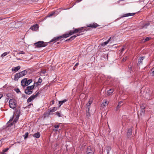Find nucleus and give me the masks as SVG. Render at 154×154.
<instances>
[{"label":"nucleus","instance_id":"obj_1","mask_svg":"<svg viewBox=\"0 0 154 154\" xmlns=\"http://www.w3.org/2000/svg\"><path fill=\"white\" fill-rule=\"evenodd\" d=\"M49 43H50V42H45L43 41H38L34 43V45L38 48L43 47L48 45Z\"/></svg>","mask_w":154,"mask_h":154},{"label":"nucleus","instance_id":"obj_2","mask_svg":"<svg viewBox=\"0 0 154 154\" xmlns=\"http://www.w3.org/2000/svg\"><path fill=\"white\" fill-rule=\"evenodd\" d=\"M34 86L33 85L28 86L25 90V93L28 95L31 94L32 93V90L34 88Z\"/></svg>","mask_w":154,"mask_h":154},{"label":"nucleus","instance_id":"obj_3","mask_svg":"<svg viewBox=\"0 0 154 154\" xmlns=\"http://www.w3.org/2000/svg\"><path fill=\"white\" fill-rule=\"evenodd\" d=\"M69 36L70 35H69V33H68L65 34H64L61 36H60L54 38L53 39L50 41V42H51L54 41H57L59 39H61L63 38H67L69 37Z\"/></svg>","mask_w":154,"mask_h":154},{"label":"nucleus","instance_id":"obj_4","mask_svg":"<svg viewBox=\"0 0 154 154\" xmlns=\"http://www.w3.org/2000/svg\"><path fill=\"white\" fill-rule=\"evenodd\" d=\"M9 105L11 108L14 109L17 105V102L16 100L14 99H10L9 101Z\"/></svg>","mask_w":154,"mask_h":154},{"label":"nucleus","instance_id":"obj_5","mask_svg":"<svg viewBox=\"0 0 154 154\" xmlns=\"http://www.w3.org/2000/svg\"><path fill=\"white\" fill-rule=\"evenodd\" d=\"M94 150L92 147L88 146L86 151V154H94Z\"/></svg>","mask_w":154,"mask_h":154},{"label":"nucleus","instance_id":"obj_6","mask_svg":"<svg viewBox=\"0 0 154 154\" xmlns=\"http://www.w3.org/2000/svg\"><path fill=\"white\" fill-rule=\"evenodd\" d=\"M40 93L39 92H38L35 95H32L29 97L27 100V102L29 103L33 100L35 98L38 96L39 94Z\"/></svg>","mask_w":154,"mask_h":154},{"label":"nucleus","instance_id":"obj_7","mask_svg":"<svg viewBox=\"0 0 154 154\" xmlns=\"http://www.w3.org/2000/svg\"><path fill=\"white\" fill-rule=\"evenodd\" d=\"M93 100V98H90L88 103L86 105V112H89V108L90 107L91 104L92 103Z\"/></svg>","mask_w":154,"mask_h":154},{"label":"nucleus","instance_id":"obj_8","mask_svg":"<svg viewBox=\"0 0 154 154\" xmlns=\"http://www.w3.org/2000/svg\"><path fill=\"white\" fill-rule=\"evenodd\" d=\"M74 34L78 32H79L78 34H80V33L84 32L85 30L83 29V28L81 27V28H79L78 29H75L74 30H73Z\"/></svg>","mask_w":154,"mask_h":154},{"label":"nucleus","instance_id":"obj_9","mask_svg":"<svg viewBox=\"0 0 154 154\" xmlns=\"http://www.w3.org/2000/svg\"><path fill=\"white\" fill-rule=\"evenodd\" d=\"M27 79L24 78L21 81V85L23 87H25V86H27Z\"/></svg>","mask_w":154,"mask_h":154},{"label":"nucleus","instance_id":"obj_10","mask_svg":"<svg viewBox=\"0 0 154 154\" xmlns=\"http://www.w3.org/2000/svg\"><path fill=\"white\" fill-rule=\"evenodd\" d=\"M99 26V25L96 23H93L87 26L88 27L93 28H95Z\"/></svg>","mask_w":154,"mask_h":154},{"label":"nucleus","instance_id":"obj_11","mask_svg":"<svg viewBox=\"0 0 154 154\" xmlns=\"http://www.w3.org/2000/svg\"><path fill=\"white\" fill-rule=\"evenodd\" d=\"M82 34H77L76 35H74L71 37H70L69 39H68L67 40H66L65 41H72L73 40L75 37H76L77 36H79L81 35H82Z\"/></svg>","mask_w":154,"mask_h":154},{"label":"nucleus","instance_id":"obj_12","mask_svg":"<svg viewBox=\"0 0 154 154\" xmlns=\"http://www.w3.org/2000/svg\"><path fill=\"white\" fill-rule=\"evenodd\" d=\"M38 28V26L37 24H35L31 26L30 29L32 30L36 31Z\"/></svg>","mask_w":154,"mask_h":154},{"label":"nucleus","instance_id":"obj_13","mask_svg":"<svg viewBox=\"0 0 154 154\" xmlns=\"http://www.w3.org/2000/svg\"><path fill=\"white\" fill-rule=\"evenodd\" d=\"M21 77L19 73H17L15 75L14 77V80L15 81H18L19 78Z\"/></svg>","mask_w":154,"mask_h":154},{"label":"nucleus","instance_id":"obj_14","mask_svg":"<svg viewBox=\"0 0 154 154\" xmlns=\"http://www.w3.org/2000/svg\"><path fill=\"white\" fill-rule=\"evenodd\" d=\"M111 150V147L110 146H107L105 147L104 152L106 151V154H109V152Z\"/></svg>","mask_w":154,"mask_h":154},{"label":"nucleus","instance_id":"obj_15","mask_svg":"<svg viewBox=\"0 0 154 154\" xmlns=\"http://www.w3.org/2000/svg\"><path fill=\"white\" fill-rule=\"evenodd\" d=\"M135 14V13H128L126 14H124L122 15V17H129L130 16H134Z\"/></svg>","mask_w":154,"mask_h":154},{"label":"nucleus","instance_id":"obj_16","mask_svg":"<svg viewBox=\"0 0 154 154\" xmlns=\"http://www.w3.org/2000/svg\"><path fill=\"white\" fill-rule=\"evenodd\" d=\"M27 72L26 70H23L22 71L20 72L19 73L21 77H22L23 76L25 75L27 73Z\"/></svg>","mask_w":154,"mask_h":154},{"label":"nucleus","instance_id":"obj_17","mask_svg":"<svg viewBox=\"0 0 154 154\" xmlns=\"http://www.w3.org/2000/svg\"><path fill=\"white\" fill-rule=\"evenodd\" d=\"M108 103H107L106 100H104L103 101V102L101 105V106L102 107L104 108L107 105Z\"/></svg>","mask_w":154,"mask_h":154},{"label":"nucleus","instance_id":"obj_18","mask_svg":"<svg viewBox=\"0 0 154 154\" xmlns=\"http://www.w3.org/2000/svg\"><path fill=\"white\" fill-rule=\"evenodd\" d=\"M111 39V37H110L109 39L107 40V41L101 44V45L102 46H104L106 45L110 41Z\"/></svg>","mask_w":154,"mask_h":154},{"label":"nucleus","instance_id":"obj_19","mask_svg":"<svg viewBox=\"0 0 154 154\" xmlns=\"http://www.w3.org/2000/svg\"><path fill=\"white\" fill-rule=\"evenodd\" d=\"M20 68V66H18L16 67H13L12 69V71H14L15 72L18 71Z\"/></svg>","mask_w":154,"mask_h":154},{"label":"nucleus","instance_id":"obj_20","mask_svg":"<svg viewBox=\"0 0 154 154\" xmlns=\"http://www.w3.org/2000/svg\"><path fill=\"white\" fill-rule=\"evenodd\" d=\"M133 128V127H131L128 130L127 132V135L128 136H130L132 135V132Z\"/></svg>","mask_w":154,"mask_h":154},{"label":"nucleus","instance_id":"obj_21","mask_svg":"<svg viewBox=\"0 0 154 154\" xmlns=\"http://www.w3.org/2000/svg\"><path fill=\"white\" fill-rule=\"evenodd\" d=\"M41 134L39 132H37L35 133L33 135V137L35 138H38L40 137Z\"/></svg>","mask_w":154,"mask_h":154},{"label":"nucleus","instance_id":"obj_22","mask_svg":"<svg viewBox=\"0 0 154 154\" xmlns=\"http://www.w3.org/2000/svg\"><path fill=\"white\" fill-rule=\"evenodd\" d=\"M114 91L113 89H110L109 91H107L106 95L109 96L112 94Z\"/></svg>","mask_w":154,"mask_h":154},{"label":"nucleus","instance_id":"obj_23","mask_svg":"<svg viewBox=\"0 0 154 154\" xmlns=\"http://www.w3.org/2000/svg\"><path fill=\"white\" fill-rule=\"evenodd\" d=\"M150 24V23L149 22L146 23L145 24L143 25H142L141 26V29H146L147 28Z\"/></svg>","mask_w":154,"mask_h":154},{"label":"nucleus","instance_id":"obj_24","mask_svg":"<svg viewBox=\"0 0 154 154\" xmlns=\"http://www.w3.org/2000/svg\"><path fill=\"white\" fill-rule=\"evenodd\" d=\"M42 82V80L41 77L39 78L38 81L36 83V84L37 86L41 84Z\"/></svg>","mask_w":154,"mask_h":154},{"label":"nucleus","instance_id":"obj_25","mask_svg":"<svg viewBox=\"0 0 154 154\" xmlns=\"http://www.w3.org/2000/svg\"><path fill=\"white\" fill-rule=\"evenodd\" d=\"M123 102L122 101H121L119 102L118 104V105L116 107V110H117L119 109L121 107V106L123 104Z\"/></svg>","mask_w":154,"mask_h":154},{"label":"nucleus","instance_id":"obj_26","mask_svg":"<svg viewBox=\"0 0 154 154\" xmlns=\"http://www.w3.org/2000/svg\"><path fill=\"white\" fill-rule=\"evenodd\" d=\"M145 58V57H140L138 59V64H140L142 62L143 60Z\"/></svg>","mask_w":154,"mask_h":154},{"label":"nucleus","instance_id":"obj_27","mask_svg":"<svg viewBox=\"0 0 154 154\" xmlns=\"http://www.w3.org/2000/svg\"><path fill=\"white\" fill-rule=\"evenodd\" d=\"M150 37H146L145 39H143L142 40V42H145L146 41H148L151 39Z\"/></svg>","mask_w":154,"mask_h":154},{"label":"nucleus","instance_id":"obj_28","mask_svg":"<svg viewBox=\"0 0 154 154\" xmlns=\"http://www.w3.org/2000/svg\"><path fill=\"white\" fill-rule=\"evenodd\" d=\"M67 101V100H66V99H64L63 100H62V101H59V104L60 105V106H59V107H60L63 104V103H64L65 102H66V101Z\"/></svg>","mask_w":154,"mask_h":154},{"label":"nucleus","instance_id":"obj_29","mask_svg":"<svg viewBox=\"0 0 154 154\" xmlns=\"http://www.w3.org/2000/svg\"><path fill=\"white\" fill-rule=\"evenodd\" d=\"M60 125V124H59L58 125H54V127L56 128V129L54 130V131H57L58 130V129L59 128V127Z\"/></svg>","mask_w":154,"mask_h":154},{"label":"nucleus","instance_id":"obj_30","mask_svg":"<svg viewBox=\"0 0 154 154\" xmlns=\"http://www.w3.org/2000/svg\"><path fill=\"white\" fill-rule=\"evenodd\" d=\"M57 107H54L53 108H51L50 110V113H51V112H54L55 111L57 110Z\"/></svg>","mask_w":154,"mask_h":154},{"label":"nucleus","instance_id":"obj_31","mask_svg":"<svg viewBox=\"0 0 154 154\" xmlns=\"http://www.w3.org/2000/svg\"><path fill=\"white\" fill-rule=\"evenodd\" d=\"M10 53V52H5L3 53L1 55V57H3L5 56L6 55H7L8 54H9Z\"/></svg>","mask_w":154,"mask_h":154},{"label":"nucleus","instance_id":"obj_32","mask_svg":"<svg viewBox=\"0 0 154 154\" xmlns=\"http://www.w3.org/2000/svg\"><path fill=\"white\" fill-rule=\"evenodd\" d=\"M32 82V79H29L28 80L27 79V86L29 85L30 83Z\"/></svg>","mask_w":154,"mask_h":154},{"label":"nucleus","instance_id":"obj_33","mask_svg":"<svg viewBox=\"0 0 154 154\" xmlns=\"http://www.w3.org/2000/svg\"><path fill=\"white\" fill-rule=\"evenodd\" d=\"M103 57L104 59H105L106 60H108V54H103Z\"/></svg>","mask_w":154,"mask_h":154},{"label":"nucleus","instance_id":"obj_34","mask_svg":"<svg viewBox=\"0 0 154 154\" xmlns=\"http://www.w3.org/2000/svg\"><path fill=\"white\" fill-rule=\"evenodd\" d=\"M29 135V133L27 132L24 135H23V137H24V138L25 139H26L28 136Z\"/></svg>","mask_w":154,"mask_h":154},{"label":"nucleus","instance_id":"obj_35","mask_svg":"<svg viewBox=\"0 0 154 154\" xmlns=\"http://www.w3.org/2000/svg\"><path fill=\"white\" fill-rule=\"evenodd\" d=\"M68 33H69V35H71L74 34L73 30H70L69 31V32H68Z\"/></svg>","mask_w":154,"mask_h":154},{"label":"nucleus","instance_id":"obj_36","mask_svg":"<svg viewBox=\"0 0 154 154\" xmlns=\"http://www.w3.org/2000/svg\"><path fill=\"white\" fill-rule=\"evenodd\" d=\"M151 71H152V76H154V67L152 69Z\"/></svg>","mask_w":154,"mask_h":154},{"label":"nucleus","instance_id":"obj_37","mask_svg":"<svg viewBox=\"0 0 154 154\" xmlns=\"http://www.w3.org/2000/svg\"><path fill=\"white\" fill-rule=\"evenodd\" d=\"M55 13V12H54L52 13H51L50 14H49L47 16V17H51L52 16L53 14H54Z\"/></svg>","mask_w":154,"mask_h":154},{"label":"nucleus","instance_id":"obj_38","mask_svg":"<svg viewBox=\"0 0 154 154\" xmlns=\"http://www.w3.org/2000/svg\"><path fill=\"white\" fill-rule=\"evenodd\" d=\"M127 59V57H125L122 60V61L123 62H125Z\"/></svg>","mask_w":154,"mask_h":154},{"label":"nucleus","instance_id":"obj_39","mask_svg":"<svg viewBox=\"0 0 154 154\" xmlns=\"http://www.w3.org/2000/svg\"><path fill=\"white\" fill-rule=\"evenodd\" d=\"M25 54V53L23 51H21L18 53V54Z\"/></svg>","mask_w":154,"mask_h":154},{"label":"nucleus","instance_id":"obj_40","mask_svg":"<svg viewBox=\"0 0 154 154\" xmlns=\"http://www.w3.org/2000/svg\"><path fill=\"white\" fill-rule=\"evenodd\" d=\"M79 63H77L75 64V66L74 67L73 69L74 70L75 69V68H76V67L78 66L79 65Z\"/></svg>","mask_w":154,"mask_h":154},{"label":"nucleus","instance_id":"obj_41","mask_svg":"<svg viewBox=\"0 0 154 154\" xmlns=\"http://www.w3.org/2000/svg\"><path fill=\"white\" fill-rule=\"evenodd\" d=\"M87 112V115L86 116L88 118L90 116V115L89 114V112Z\"/></svg>","mask_w":154,"mask_h":154},{"label":"nucleus","instance_id":"obj_42","mask_svg":"<svg viewBox=\"0 0 154 154\" xmlns=\"http://www.w3.org/2000/svg\"><path fill=\"white\" fill-rule=\"evenodd\" d=\"M56 114H57V116H58V117L60 116V115H61L60 114L59 112H56Z\"/></svg>","mask_w":154,"mask_h":154},{"label":"nucleus","instance_id":"obj_43","mask_svg":"<svg viewBox=\"0 0 154 154\" xmlns=\"http://www.w3.org/2000/svg\"><path fill=\"white\" fill-rule=\"evenodd\" d=\"M18 118H16V119H15L13 121V123H15L17 120L18 119Z\"/></svg>","mask_w":154,"mask_h":154},{"label":"nucleus","instance_id":"obj_44","mask_svg":"<svg viewBox=\"0 0 154 154\" xmlns=\"http://www.w3.org/2000/svg\"><path fill=\"white\" fill-rule=\"evenodd\" d=\"M50 103H51V105H53V104H54V101L53 100H52L51 102H50Z\"/></svg>","mask_w":154,"mask_h":154},{"label":"nucleus","instance_id":"obj_45","mask_svg":"<svg viewBox=\"0 0 154 154\" xmlns=\"http://www.w3.org/2000/svg\"><path fill=\"white\" fill-rule=\"evenodd\" d=\"M8 149V148H6L3 150V152H6Z\"/></svg>","mask_w":154,"mask_h":154},{"label":"nucleus","instance_id":"obj_46","mask_svg":"<svg viewBox=\"0 0 154 154\" xmlns=\"http://www.w3.org/2000/svg\"><path fill=\"white\" fill-rule=\"evenodd\" d=\"M144 109V108L142 109L141 112L143 114L145 112V110Z\"/></svg>","mask_w":154,"mask_h":154},{"label":"nucleus","instance_id":"obj_47","mask_svg":"<svg viewBox=\"0 0 154 154\" xmlns=\"http://www.w3.org/2000/svg\"><path fill=\"white\" fill-rule=\"evenodd\" d=\"M125 50V48H122L121 50V52H122Z\"/></svg>","mask_w":154,"mask_h":154},{"label":"nucleus","instance_id":"obj_48","mask_svg":"<svg viewBox=\"0 0 154 154\" xmlns=\"http://www.w3.org/2000/svg\"><path fill=\"white\" fill-rule=\"evenodd\" d=\"M11 96V94H7V96L8 97H9Z\"/></svg>","mask_w":154,"mask_h":154},{"label":"nucleus","instance_id":"obj_49","mask_svg":"<svg viewBox=\"0 0 154 154\" xmlns=\"http://www.w3.org/2000/svg\"><path fill=\"white\" fill-rule=\"evenodd\" d=\"M13 119V117H11L10 118V119L9 120V121H12Z\"/></svg>","mask_w":154,"mask_h":154},{"label":"nucleus","instance_id":"obj_50","mask_svg":"<svg viewBox=\"0 0 154 154\" xmlns=\"http://www.w3.org/2000/svg\"><path fill=\"white\" fill-rule=\"evenodd\" d=\"M3 94H0V99L3 97Z\"/></svg>","mask_w":154,"mask_h":154},{"label":"nucleus","instance_id":"obj_51","mask_svg":"<svg viewBox=\"0 0 154 154\" xmlns=\"http://www.w3.org/2000/svg\"><path fill=\"white\" fill-rule=\"evenodd\" d=\"M15 91H16V92H17V93H18V92H19V91H20V90H19V89H17V90H16Z\"/></svg>","mask_w":154,"mask_h":154},{"label":"nucleus","instance_id":"obj_52","mask_svg":"<svg viewBox=\"0 0 154 154\" xmlns=\"http://www.w3.org/2000/svg\"><path fill=\"white\" fill-rule=\"evenodd\" d=\"M82 1V0H77V2H80L81 1Z\"/></svg>","mask_w":154,"mask_h":154},{"label":"nucleus","instance_id":"obj_53","mask_svg":"<svg viewBox=\"0 0 154 154\" xmlns=\"http://www.w3.org/2000/svg\"><path fill=\"white\" fill-rule=\"evenodd\" d=\"M33 105V104H31V103H30V104H29V106H30V105Z\"/></svg>","mask_w":154,"mask_h":154},{"label":"nucleus","instance_id":"obj_54","mask_svg":"<svg viewBox=\"0 0 154 154\" xmlns=\"http://www.w3.org/2000/svg\"><path fill=\"white\" fill-rule=\"evenodd\" d=\"M2 154H6V153H4V152H3V153H2Z\"/></svg>","mask_w":154,"mask_h":154},{"label":"nucleus","instance_id":"obj_55","mask_svg":"<svg viewBox=\"0 0 154 154\" xmlns=\"http://www.w3.org/2000/svg\"><path fill=\"white\" fill-rule=\"evenodd\" d=\"M100 75H99V76H98V78H100Z\"/></svg>","mask_w":154,"mask_h":154}]
</instances>
